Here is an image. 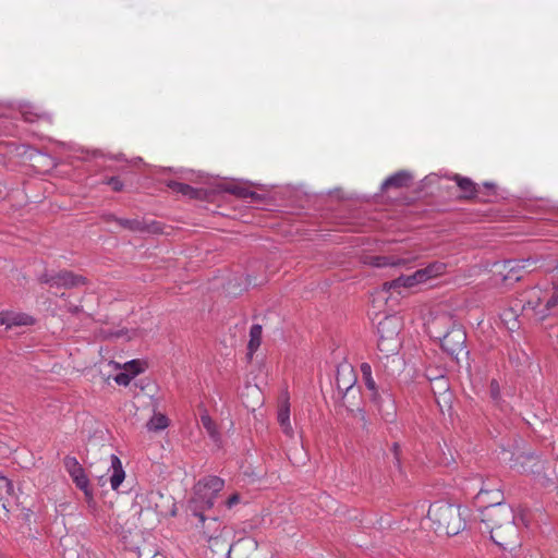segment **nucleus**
<instances>
[{"label": "nucleus", "mask_w": 558, "mask_h": 558, "mask_svg": "<svg viewBox=\"0 0 558 558\" xmlns=\"http://www.w3.org/2000/svg\"><path fill=\"white\" fill-rule=\"evenodd\" d=\"M547 465L546 461L533 453H519L511 459L510 466L520 473L534 474L542 476Z\"/></svg>", "instance_id": "nucleus-6"}, {"label": "nucleus", "mask_w": 558, "mask_h": 558, "mask_svg": "<svg viewBox=\"0 0 558 558\" xmlns=\"http://www.w3.org/2000/svg\"><path fill=\"white\" fill-rule=\"evenodd\" d=\"M250 342H248V355L252 357V354L259 348L262 342V326L253 325L251 326L250 332Z\"/></svg>", "instance_id": "nucleus-25"}, {"label": "nucleus", "mask_w": 558, "mask_h": 558, "mask_svg": "<svg viewBox=\"0 0 558 558\" xmlns=\"http://www.w3.org/2000/svg\"><path fill=\"white\" fill-rule=\"evenodd\" d=\"M453 181L457 183V185L463 192V195L465 197H472L475 195L476 186L472 180H470L468 178H462V177H460V174H454Z\"/></svg>", "instance_id": "nucleus-24"}, {"label": "nucleus", "mask_w": 558, "mask_h": 558, "mask_svg": "<svg viewBox=\"0 0 558 558\" xmlns=\"http://www.w3.org/2000/svg\"><path fill=\"white\" fill-rule=\"evenodd\" d=\"M447 271V264L444 262H434L426 266L424 269H420L424 282L432 278L439 277Z\"/></svg>", "instance_id": "nucleus-23"}, {"label": "nucleus", "mask_w": 558, "mask_h": 558, "mask_svg": "<svg viewBox=\"0 0 558 558\" xmlns=\"http://www.w3.org/2000/svg\"><path fill=\"white\" fill-rule=\"evenodd\" d=\"M168 187L171 189L173 192L181 193L190 197H196L198 194L197 190L182 182L170 181L168 183Z\"/></svg>", "instance_id": "nucleus-26"}, {"label": "nucleus", "mask_w": 558, "mask_h": 558, "mask_svg": "<svg viewBox=\"0 0 558 558\" xmlns=\"http://www.w3.org/2000/svg\"><path fill=\"white\" fill-rule=\"evenodd\" d=\"M109 184L112 186L114 191H121L122 184L118 179H111L109 181Z\"/></svg>", "instance_id": "nucleus-35"}, {"label": "nucleus", "mask_w": 558, "mask_h": 558, "mask_svg": "<svg viewBox=\"0 0 558 558\" xmlns=\"http://www.w3.org/2000/svg\"><path fill=\"white\" fill-rule=\"evenodd\" d=\"M400 347V340H387V339H379L378 340V349L384 352L386 355L393 354L399 350Z\"/></svg>", "instance_id": "nucleus-29"}, {"label": "nucleus", "mask_w": 558, "mask_h": 558, "mask_svg": "<svg viewBox=\"0 0 558 558\" xmlns=\"http://www.w3.org/2000/svg\"><path fill=\"white\" fill-rule=\"evenodd\" d=\"M364 263L384 267V266H400L407 264L405 258H397L393 256H366Z\"/></svg>", "instance_id": "nucleus-22"}, {"label": "nucleus", "mask_w": 558, "mask_h": 558, "mask_svg": "<svg viewBox=\"0 0 558 558\" xmlns=\"http://www.w3.org/2000/svg\"><path fill=\"white\" fill-rule=\"evenodd\" d=\"M168 424L169 420L165 414H156L146 423V427L149 430H165Z\"/></svg>", "instance_id": "nucleus-27"}, {"label": "nucleus", "mask_w": 558, "mask_h": 558, "mask_svg": "<svg viewBox=\"0 0 558 558\" xmlns=\"http://www.w3.org/2000/svg\"><path fill=\"white\" fill-rule=\"evenodd\" d=\"M201 422L204 426V428L207 430L209 436L214 441L219 440V432L216 423L211 420V417L208 414H204L201 416Z\"/></svg>", "instance_id": "nucleus-28"}, {"label": "nucleus", "mask_w": 558, "mask_h": 558, "mask_svg": "<svg viewBox=\"0 0 558 558\" xmlns=\"http://www.w3.org/2000/svg\"><path fill=\"white\" fill-rule=\"evenodd\" d=\"M360 414H361V416H362V420H364V413H363V411H360Z\"/></svg>", "instance_id": "nucleus-42"}, {"label": "nucleus", "mask_w": 558, "mask_h": 558, "mask_svg": "<svg viewBox=\"0 0 558 558\" xmlns=\"http://www.w3.org/2000/svg\"><path fill=\"white\" fill-rule=\"evenodd\" d=\"M447 323H450V317L448 316L435 318L430 323V332L437 333L444 351L450 354L456 361H460L461 356L469 355V351L465 347L466 332L461 326L452 325L449 330L441 336V331L438 330V327Z\"/></svg>", "instance_id": "nucleus-4"}, {"label": "nucleus", "mask_w": 558, "mask_h": 558, "mask_svg": "<svg viewBox=\"0 0 558 558\" xmlns=\"http://www.w3.org/2000/svg\"><path fill=\"white\" fill-rule=\"evenodd\" d=\"M64 465L73 482L76 484V487L84 492L87 502H94V495L93 490L89 488V481L77 460L73 457H66L64 459Z\"/></svg>", "instance_id": "nucleus-7"}, {"label": "nucleus", "mask_w": 558, "mask_h": 558, "mask_svg": "<svg viewBox=\"0 0 558 558\" xmlns=\"http://www.w3.org/2000/svg\"><path fill=\"white\" fill-rule=\"evenodd\" d=\"M290 401L288 395L280 398L277 409V422L281 427L282 433L292 438L294 436V429L290 420Z\"/></svg>", "instance_id": "nucleus-13"}, {"label": "nucleus", "mask_w": 558, "mask_h": 558, "mask_svg": "<svg viewBox=\"0 0 558 558\" xmlns=\"http://www.w3.org/2000/svg\"><path fill=\"white\" fill-rule=\"evenodd\" d=\"M34 323V318L27 314H23V312H0V325H5L8 328L17 326H32Z\"/></svg>", "instance_id": "nucleus-16"}, {"label": "nucleus", "mask_w": 558, "mask_h": 558, "mask_svg": "<svg viewBox=\"0 0 558 558\" xmlns=\"http://www.w3.org/2000/svg\"><path fill=\"white\" fill-rule=\"evenodd\" d=\"M496 387H497L496 381H493V383H492V390H493V393H494V396H495V397H496V393H497V391H496Z\"/></svg>", "instance_id": "nucleus-39"}, {"label": "nucleus", "mask_w": 558, "mask_h": 558, "mask_svg": "<svg viewBox=\"0 0 558 558\" xmlns=\"http://www.w3.org/2000/svg\"><path fill=\"white\" fill-rule=\"evenodd\" d=\"M399 448L398 444H393V449L397 451V449Z\"/></svg>", "instance_id": "nucleus-41"}, {"label": "nucleus", "mask_w": 558, "mask_h": 558, "mask_svg": "<svg viewBox=\"0 0 558 558\" xmlns=\"http://www.w3.org/2000/svg\"><path fill=\"white\" fill-rule=\"evenodd\" d=\"M482 521L489 530L496 546L510 551L520 546L515 513L511 507L492 508L487 512H483Z\"/></svg>", "instance_id": "nucleus-1"}, {"label": "nucleus", "mask_w": 558, "mask_h": 558, "mask_svg": "<svg viewBox=\"0 0 558 558\" xmlns=\"http://www.w3.org/2000/svg\"><path fill=\"white\" fill-rule=\"evenodd\" d=\"M422 282H424L422 274L417 270L410 276H400L397 279L384 282L377 295L383 300H387V294L390 293V291H397V293L400 294L401 288H411Z\"/></svg>", "instance_id": "nucleus-9"}, {"label": "nucleus", "mask_w": 558, "mask_h": 558, "mask_svg": "<svg viewBox=\"0 0 558 558\" xmlns=\"http://www.w3.org/2000/svg\"><path fill=\"white\" fill-rule=\"evenodd\" d=\"M108 366L113 367L114 369H119V368H121V365H120V364H117V363H113V362H110V363L108 364Z\"/></svg>", "instance_id": "nucleus-38"}, {"label": "nucleus", "mask_w": 558, "mask_h": 558, "mask_svg": "<svg viewBox=\"0 0 558 558\" xmlns=\"http://www.w3.org/2000/svg\"><path fill=\"white\" fill-rule=\"evenodd\" d=\"M228 558H266L258 551V543L254 537L239 538L231 544Z\"/></svg>", "instance_id": "nucleus-8"}, {"label": "nucleus", "mask_w": 558, "mask_h": 558, "mask_svg": "<svg viewBox=\"0 0 558 558\" xmlns=\"http://www.w3.org/2000/svg\"><path fill=\"white\" fill-rule=\"evenodd\" d=\"M123 369L130 374L131 377L140 374L143 371L140 360H131L123 365Z\"/></svg>", "instance_id": "nucleus-30"}, {"label": "nucleus", "mask_w": 558, "mask_h": 558, "mask_svg": "<svg viewBox=\"0 0 558 558\" xmlns=\"http://www.w3.org/2000/svg\"><path fill=\"white\" fill-rule=\"evenodd\" d=\"M239 502H240V495L234 493L229 497L226 505L229 509H231L233 506L238 505Z\"/></svg>", "instance_id": "nucleus-34"}, {"label": "nucleus", "mask_w": 558, "mask_h": 558, "mask_svg": "<svg viewBox=\"0 0 558 558\" xmlns=\"http://www.w3.org/2000/svg\"><path fill=\"white\" fill-rule=\"evenodd\" d=\"M234 193L239 194L240 196H244V197L252 196L254 194V192H250L245 189H236V190H234Z\"/></svg>", "instance_id": "nucleus-36"}, {"label": "nucleus", "mask_w": 558, "mask_h": 558, "mask_svg": "<svg viewBox=\"0 0 558 558\" xmlns=\"http://www.w3.org/2000/svg\"><path fill=\"white\" fill-rule=\"evenodd\" d=\"M535 264V260L532 258L505 260L501 265L500 274L505 279L519 280L521 277L520 271L530 269Z\"/></svg>", "instance_id": "nucleus-12"}, {"label": "nucleus", "mask_w": 558, "mask_h": 558, "mask_svg": "<svg viewBox=\"0 0 558 558\" xmlns=\"http://www.w3.org/2000/svg\"><path fill=\"white\" fill-rule=\"evenodd\" d=\"M362 380L366 389L369 391V399L381 411V395L378 391L375 379L372 376V367L367 363L361 364Z\"/></svg>", "instance_id": "nucleus-14"}, {"label": "nucleus", "mask_w": 558, "mask_h": 558, "mask_svg": "<svg viewBox=\"0 0 558 558\" xmlns=\"http://www.w3.org/2000/svg\"><path fill=\"white\" fill-rule=\"evenodd\" d=\"M401 322L396 316H386L378 324L379 339L395 340L399 339Z\"/></svg>", "instance_id": "nucleus-15"}, {"label": "nucleus", "mask_w": 558, "mask_h": 558, "mask_svg": "<svg viewBox=\"0 0 558 558\" xmlns=\"http://www.w3.org/2000/svg\"><path fill=\"white\" fill-rule=\"evenodd\" d=\"M411 181V177L407 171H399L395 174H391L388 179L385 180L383 184L384 190H388L390 187L400 189L404 186H409Z\"/></svg>", "instance_id": "nucleus-21"}, {"label": "nucleus", "mask_w": 558, "mask_h": 558, "mask_svg": "<svg viewBox=\"0 0 558 558\" xmlns=\"http://www.w3.org/2000/svg\"><path fill=\"white\" fill-rule=\"evenodd\" d=\"M475 499L478 505L485 508L483 512H487L492 508L508 507L502 504L504 494L499 487L488 489V487L482 486L477 492Z\"/></svg>", "instance_id": "nucleus-10"}, {"label": "nucleus", "mask_w": 558, "mask_h": 558, "mask_svg": "<svg viewBox=\"0 0 558 558\" xmlns=\"http://www.w3.org/2000/svg\"><path fill=\"white\" fill-rule=\"evenodd\" d=\"M435 385L436 387L438 388V390H442L444 393H442V398H444V401L446 403H448L450 401V395H449V391H448V381L445 377H438L436 378V381H435Z\"/></svg>", "instance_id": "nucleus-31"}, {"label": "nucleus", "mask_w": 558, "mask_h": 558, "mask_svg": "<svg viewBox=\"0 0 558 558\" xmlns=\"http://www.w3.org/2000/svg\"><path fill=\"white\" fill-rule=\"evenodd\" d=\"M519 302L526 315L543 322L554 315L558 306V282L529 288L519 295Z\"/></svg>", "instance_id": "nucleus-2"}, {"label": "nucleus", "mask_w": 558, "mask_h": 558, "mask_svg": "<svg viewBox=\"0 0 558 558\" xmlns=\"http://www.w3.org/2000/svg\"><path fill=\"white\" fill-rule=\"evenodd\" d=\"M106 221H114L120 228L128 229L131 231H154L157 232L158 228L156 227V223H153L151 226H148L144 223L143 220H137V218H134L133 220H126V218H118L113 215L106 216Z\"/></svg>", "instance_id": "nucleus-17"}, {"label": "nucleus", "mask_w": 558, "mask_h": 558, "mask_svg": "<svg viewBox=\"0 0 558 558\" xmlns=\"http://www.w3.org/2000/svg\"><path fill=\"white\" fill-rule=\"evenodd\" d=\"M196 515L198 517L196 529L207 542L215 535H220L221 532L227 530L222 521L215 517H206L203 513H196Z\"/></svg>", "instance_id": "nucleus-11"}, {"label": "nucleus", "mask_w": 558, "mask_h": 558, "mask_svg": "<svg viewBox=\"0 0 558 558\" xmlns=\"http://www.w3.org/2000/svg\"><path fill=\"white\" fill-rule=\"evenodd\" d=\"M110 468L112 469V474L110 475V485L112 489L117 490L119 489L121 483L124 481L125 473L124 470L122 469V464L121 461L119 460V457L112 454L110 457Z\"/></svg>", "instance_id": "nucleus-20"}, {"label": "nucleus", "mask_w": 558, "mask_h": 558, "mask_svg": "<svg viewBox=\"0 0 558 558\" xmlns=\"http://www.w3.org/2000/svg\"><path fill=\"white\" fill-rule=\"evenodd\" d=\"M151 558H165V556H162V555H155Z\"/></svg>", "instance_id": "nucleus-40"}, {"label": "nucleus", "mask_w": 558, "mask_h": 558, "mask_svg": "<svg viewBox=\"0 0 558 558\" xmlns=\"http://www.w3.org/2000/svg\"><path fill=\"white\" fill-rule=\"evenodd\" d=\"M0 489H5L8 495L13 494V485L5 475H0Z\"/></svg>", "instance_id": "nucleus-33"}, {"label": "nucleus", "mask_w": 558, "mask_h": 558, "mask_svg": "<svg viewBox=\"0 0 558 558\" xmlns=\"http://www.w3.org/2000/svg\"><path fill=\"white\" fill-rule=\"evenodd\" d=\"M131 375L126 372H120L114 376V380L118 386H128L131 381Z\"/></svg>", "instance_id": "nucleus-32"}, {"label": "nucleus", "mask_w": 558, "mask_h": 558, "mask_svg": "<svg viewBox=\"0 0 558 558\" xmlns=\"http://www.w3.org/2000/svg\"><path fill=\"white\" fill-rule=\"evenodd\" d=\"M482 486L488 487V489H494L496 487H499L498 484L493 481L484 482Z\"/></svg>", "instance_id": "nucleus-37"}, {"label": "nucleus", "mask_w": 558, "mask_h": 558, "mask_svg": "<svg viewBox=\"0 0 558 558\" xmlns=\"http://www.w3.org/2000/svg\"><path fill=\"white\" fill-rule=\"evenodd\" d=\"M229 537L230 531L227 529L221 532L220 535H215L213 538L207 541V544L214 554H228L230 547Z\"/></svg>", "instance_id": "nucleus-19"}, {"label": "nucleus", "mask_w": 558, "mask_h": 558, "mask_svg": "<svg viewBox=\"0 0 558 558\" xmlns=\"http://www.w3.org/2000/svg\"><path fill=\"white\" fill-rule=\"evenodd\" d=\"M429 529L437 534L457 535L465 529V518L460 506L449 501L438 500L427 509Z\"/></svg>", "instance_id": "nucleus-3"}, {"label": "nucleus", "mask_w": 558, "mask_h": 558, "mask_svg": "<svg viewBox=\"0 0 558 558\" xmlns=\"http://www.w3.org/2000/svg\"><path fill=\"white\" fill-rule=\"evenodd\" d=\"M223 486V480L216 477V475H207V477L201 480L194 487L195 501L207 508H211L216 495Z\"/></svg>", "instance_id": "nucleus-5"}, {"label": "nucleus", "mask_w": 558, "mask_h": 558, "mask_svg": "<svg viewBox=\"0 0 558 558\" xmlns=\"http://www.w3.org/2000/svg\"><path fill=\"white\" fill-rule=\"evenodd\" d=\"M48 282L50 283L51 287L63 286L65 288H72L85 283V279L72 272L64 271L60 272L56 277H52L50 280H48Z\"/></svg>", "instance_id": "nucleus-18"}]
</instances>
